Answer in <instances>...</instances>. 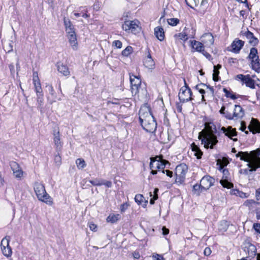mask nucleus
Instances as JSON below:
<instances>
[{
    "label": "nucleus",
    "instance_id": "nucleus-1",
    "mask_svg": "<svg viewBox=\"0 0 260 260\" xmlns=\"http://www.w3.org/2000/svg\"><path fill=\"white\" fill-rule=\"evenodd\" d=\"M216 131V126L212 122L205 123V128L200 133L199 138L205 148L212 149L217 143L218 140L215 135Z\"/></svg>",
    "mask_w": 260,
    "mask_h": 260
},
{
    "label": "nucleus",
    "instance_id": "nucleus-2",
    "mask_svg": "<svg viewBox=\"0 0 260 260\" xmlns=\"http://www.w3.org/2000/svg\"><path fill=\"white\" fill-rule=\"evenodd\" d=\"M139 120L142 126L146 131L149 133L155 131L157 124L147 107L144 106L140 108Z\"/></svg>",
    "mask_w": 260,
    "mask_h": 260
},
{
    "label": "nucleus",
    "instance_id": "nucleus-3",
    "mask_svg": "<svg viewBox=\"0 0 260 260\" xmlns=\"http://www.w3.org/2000/svg\"><path fill=\"white\" fill-rule=\"evenodd\" d=\"M34 190L39 200L50 205L53 204L51 198L46 192L43 184L36 182L34 185Z\"/></svg>",
    "mask_w": 260,
    "mask_h": 260
},
{
    "label": "nucleus",
    "instance_id": "nucleus-4",
    "mask_svg": "<svg viewBox=\"0 0 260 260\" xmlns=\"http://www.w3.org/2000/svg\"><path fill=\"white\" fill-rule=\"evenodd\" d=\"M150 168L151 170V173L153 175L157 174L158 172L161 171L162 173H165L164 168L166 164L168 162L162 158L161 156H156L155 157L150 158Z\"/></svg>",
    "mask_w": 260,
    "mask_h": 260
},
{
    "label": "nucleus",
    "instance_id": "nucleus-5",
    "mask_svg": "<svg viewBox=\"0 0 260 260\" xmlns=\"http://www.w3.org/2000/svg\"><path fill=\"white\" fill-rule=\"evenodd\" d=\"M122 28L126 32L136 34L140 31V22L137 20H126L122 25Z\"/></svg>",
    "mask_w": 260,
    "mask_h": 260
},
{
    "label": "nucleus",
    "instance_id": "nucleus-6",
    "mask_svg": "<svg viewBox=\"0 0 260 260\" xmlns=\"http://www.w3.org/2000/svg\"><path fill=\"white\" fill-rule=\"evenodd\" d=\"M184 81L185 85L180 88L178 94L179 99L182 103L188 102V101H190L192 99L191 98V91L187 85L185 80H184Z\"/></svg>",
    "mask_w": 260,
    "mask_h": 260
},
{
    "label": "nucleus",
    "instance_id": "nucleus-7",
    "mask_svg": "<svg viewBox=\"0 0 260 260\" xmlns=\"http://www.w3.org/2000/svg\"><path fill=\"white\" fill-rule=\"evenodd\" d=\"M10 238L6 237L4 238L1 243V249L3 254L7 258H10L12 255V250L9 246Z\"/></svg>",
    "mask_w": 260,
    "mask_h": 260
},
{
    "label": "nucleus",
    "instance_id": "nucleus-8",
    "mask_svg": "<svg viewBox=\"0 0 260 260\" xmlns=\"http://www.w3.org/2000/svg\"><path fill=\"white\" fill-rule=\"evenodd\" d=\"M187 171V167L184 164L177 166L175 169L176 181L181 183L185 179Z\"/></svg>",
    "mask_w": 260,
    "mask_h": 260
},
{
    "label": "nucleus",
    "instance_id": "nucleus-9",
    "mask_svg": "<svg viewBox=\"0 0 260 260\" xmlns=\"http://www.w3.org/2000/svg\"><path fill=\"white\" fill-rule=\"evenodd\" d=\"M129 80L131 84V91L133 94H136L138 93L139 89L141 84V79L139 76L129 74Z\"/></svg>",
    "mask_w": 260,
    "mask_h": 260
},
{
    "label": "nucleus",
    "instance_id": "nucleus-10",
    "mask_svg": "<svg viewBox=\"0 0 260 260\" xmlns=\"http://www.w3.org/2000/svg\"><path fill=\"white\" fill-rule=\"evenodd\" d=\"M215 179L213 177L206 175L200 181L201 190H206L214 185Z\"/></svg>",
    "mask_w": 260,
    "mask_h": 260
},
{
    "label": "nucleus",
    "instance_id": "nucleus-11",
    "mask_svg": "<svg viewBox=\"0 0 260 260\" xmlns=\"http://www.w3.org/2000/svg\"><path fill=\"white\" fill-rule=\"evenodd\" d=\"M191 34H190L188 36V35L186 32H180L178 34H176L174 35V38L175 40V41L177 42L180 40H183L184 42L186 41L189 38H194L195 36V30L193 28L191 29Z\"/></svg>",
    "mask_w": 260,
    "mask_h": 260
},
{
    "label": "nucleus",
    "instance_id": "nucleus-12",
    "mask_svg": "<svg viewBox=\"0 0 260 260\" xmlns=\"http://www.w3.org/2000/svg\"><path fill=\"white\" fill-rule=\"evenodd\" d=\"M143 64L145 67L150 71H152L155 68V62L149 52L144 59Z\"/></svg>",
    "mask_w": 260,
    "mask_h": 260
},
{
    "label": "nucleus",
    "instance_id": "nucleus-13",
    "mask_svg": "<svg viewBox=\"0 0 260 260\" xmlns=\"http://www.w3.org/2000/svg\"><path fill=\"white\" fill-rule=\"evenodd\" d=\"M244 45V42L236 39L232 43L231 51L235 53H238Z\"/></svg>",
    "mask_w": 260,
    "mask_h": 260
},
{
    "label": "nucleus",
    "instance_id": "nucleus-14",
    "mask_svg": "<svg viewBox=\"0 0 260 260\" xmlns=\"http://www.w3.org/2000/svg\"><path fill=\"white\" fill-rule=\"evenodd\" d=\"M250 160L258 168H260V149H257L251 151Z\"/></svg>",
    "mask_w": 260,
    "mask_h": 260
},
{
    "label": "nucleus",
    "instance_id": "nucleus-15",
    "mask_svg": "<svg viewBox=\"0 0 260 260\" xmlns=\"http://www.w3.org/2000/svg\"><path fill=\"white\" fill-rule=\"evenodd\" d=\"M202 42L206 46L210 47L214 43V37L211 33H205L201 37Z\"/></svg>",
    "mask_w": 260,
    "mask_h": 260
},
{
    "label": "nucleus",
    "instance_id": "nucleus-16",
    "mask_svg": "<svg viewBox=\"0 0 260 260\" xmlns=\"http://www.w3.org/2000/svg\"><path fill=\"white\" fill-rule=\"evenodd\" d=\"M221 129L223 132V133L225 134V136H228L229 138L232 139L234 141H237V139L232 138V137L235 136L237 135V132H236V129L232 128V127L231 126H229L228 128L222 127Z\"/></svg>",
    "mask_w": 260,
    "mask_h": 260
},
{
    "label": "nucleus",
    "instance_id": "nucleus-17",
    "mask_svg": "<svg viewBox=\"0 0 260 260\" xmlns=\"http://www.w3.org/2000/svg\"><path fill=\"white\" fill-rule=\"evenodd\" d=\"M246 77L247 78L245 79L246 80L244 82L246 86L252 89L255 88V85H256L257 86H259L260 80L258 79L256 81H254L250 77L249 75H246Z\"/></svg>",
    "mask_w": 260,
    "mask_h": 260
},
{
    "label": "nucleus",
    "instance_id": "nucleus-18",
    "mask_svg": "<svg viewBox=\"0 0 260 260\" xmlns=\"http://www.w3.org/2000/svg\"><path fill=\"white\" fill-rule=\"evenodd\" d=\"M247 162H248L247 166H248V168L241 169L239 171V173L240 174L247 175L249 172L255 171L257 169V168L253 163V161L251 160H249V161Z\"/></svg>",
    "mask_w": 260,
    "mask_h": 260
},
{
    "label": "nucleus",
    "instance_id": "nucleus-19",
    "mask_svg": "<svg viewBox=\"0 0 260 260\" xmlns=\"http://www.w3.org/2000/svg\"><path fill=\"white\" fill-rule=\"evenodd\" d=\"M248 129L253 134L260 133V122L256 119L252 118L250 125L248 126Z\"/></svg>",
    "mask_w": 260,
    "mask_h": 260
},
{
    "label": "nucleus",
    "instance_id": "nucleus-20",
    "mask_svg": "<svg viewBox=\"0 0 260 260\" xmlns=\"http://www.w3.org/2000/svg\"><path fill=\"white\" fill-rule=\"evenodd\" d=\"M229 173L226 170H223V174L224 176H225ZM220 184L223 187L227 188H232L233 187V184L228 180L226 176H223L222 179L220 181Z\"/></svg>",
    "mask_w": 260,
    "mask_h": 260
},
{
    "label": "nucleus",
    "instance_id": "nucleus-21",
    "mask_svg": "<svg viewBox=\"0 0 260 260\" xmlns=\"http://www.w3.org/2000/svg\"><path fill=\"white\" fill-rule=\"evenodd\" d=\"M191 46L196 51L202 53L204 50V46L202 42L196 40L190 41Z\"/></svg>",
    "mask_w": 260,
    "mask_h": 260
},
{
    "label": "nucleus",
    "instance_id": "nucleus-22",
    "mask_svg": "<svg viewBox=\"0 0 260 260\" xmlns=\"http://www.w3.org/2000/svg\"><path fill=\"white\" fill-rule=\"evenodd\" d=\"M11 168L13 171L14 175L16 178H20L23 176V171L16 162H13L11 164Z\"/></svg>",
    "mask_w": 260,
    "mask_h": 260
},
{
    "label": "nucleus",
    "instance_id": "nucleus-23",
    "mask_svg": "<svg viewBox=\"0 0 260 260\" xmlns=\"http://www.w3.org/2000/svg\"><path fill=\"white\" fill-rule=\"evenodd\" d=\"M56 66L58 71L63 76H68L70 75L69 69L66 65L61 62H58Z\"/></svg>",
    "mask_w": 260,
    "mask_h": 260
},
{
    "label": "nucleus",
    "instance_id": "nucleus-24",
    "mask_svg": "<svg viewBox=\"0 0 260 260\" xmlns=\"http://www.w3.org/2000/svg\"><path fill=\"white\" fill-rule=\"evenodd\" d=\"M251 151L249 153L248 152H239L236 155L237 157H240L241 160L245 161H248L250 160Z\"/></svg>",
    "mask_w": 260,
    "mask_h": 260
},
{
    "label": "nucleus",
    "instance_id": "nucleus-25",
    "mask_svg": "<svg viewBox=\"0 0 260 260\" xmlns=\"http://www.w3.org/2000/svg\"><path fill=\"white\" fill-rule=\"evenodd\" d=\"M154 34L156 37L160 41L165 38V32L161 27H156L154 29Z\"/></svg>",
    "mask_w": 260,
    "mask_h": 260
},
{
    "label": "nucleus",
    "instance_id": "nucleus-26",
    "mask_svg": "<svg viewBox=\"0 0 260 260\" xmlns=\"http://www.w3.org/2000/svg\"><path fill=\"white\" fill-rule=\"evenodd\" d=\"M234 116L236 118H241L243 116L244 113L242 108L239 105H235V109L234 110Z\"/></svg>",
    "mask_w": 260,
    "mask_h": 260
},
{
    "label": "nucleus",
    "instance_id": "nucleus-27",
    "mask_svg": "<svg viewBox=\"0 0 260 260\" xmlns=\"http://www.w3.org/2000/svg\"><path fill=\"white\" fill-rule=\"evenodd\" d=\"M245 36L249 40V42L251 44L256 45L258 44V40L257 38L254 37L253 33L248 31L245 33Z\"/></svg>",
    "mask_w": 260,
    "mask_h": 260
},
{
    "label": "nucleus",
    "instance_id": "nucleus-28",
    "mask_svg": "<svg viewBox=\"0 0 260 260\" xmlns=\"http://www.w3.org/2000/svg\"><path fill=\"white\" fill-rule=\"evenodd\" d=\"M248 57L251 61L259 58L257 49L254 47L251 48Z\"/></svg>",
    "mask_w": 260,
    "mask_h": 260
},
{
    "label": "nucleus",
    "instance_id": "nucleus-29",
    "mask_svg": "<svg viewBox=\"0 0 260 260\" xmlns=\"http://www.w3.org/2000/svg\"><path fill=\"white\" fill-rule=\"evenodd\" d=\"M191 148L192 151L194 152V155L197 157V158L198 159L201 158L203 155V153L200 149L199 147L193 143L191 145Z\"/></svg>",
    "mask_w": 260,
    "mask_h": 260
},
{
    "label": "nucleus",
    "instance_id": "nucleus-30",
    "mask_svg": "<svg viewBox=\"0 0 260 260\" xmlns=\"http://www.w3.org/2000/svg\"><path fill=\"white\" fill-rule=\"evenodd\" d=\"M206 86V84H203V83H201L200 84L196 85V89L198 90L199 91V92L202 94V101H205L204 94L206 93V91L205 90Z\"/></svg>",
    "mask_w": 260,
    "mask_h": 260
},
{
    "label": "nucleus",
    "instance_id": "nucleus-31",
    "mask_svg": "<svg viewBox=\"0 0 260 260\" xmlns=\"http://www.w3.org/2000/svg\"><path fill=\"white\" fill-rule=\"evenodd\" d=\"M251 68L256 72L260 73V59L254 60L251 61Z\"/></svg>",
    "mask_w": 260,
    "mask_h": 260
},
{
    "label": "nucleus",
    "instance_id": "nucleus-32",
    "mask_svg": "<svg viewBox=\"0 0 260 260\" xmlns=\"http://www.w3.org/2000/svg\"><path fill=\"white\" fill-rule=\"evenodd\" d=\"M54 142L57 149H60L61 147V143L60 139L59 132L57 131L54 133Z\"/></svg>",
    "mask_w": 260,
    "mask_h": 260
},
{
    "label": "nucleus",
    "instance_id": "nucleus-33",
    "mask_svg": "<svg viewBox=\"0 0 260 260\" xmlns=\"http://www.w3.org/2000/svg\"><path fill=\"white\" fill-rule=\"evenodd\" d=\"M68 39L72 47H76L77 44V41L75 33L68 35Z\"/></svg>",
    "mask_w": 260,
    "mask_h": 260
},
{
    "label": "nucleus",
    "instance_id": "nucleus-34",
    "mask_svg": "<svg viewBox=\"0 0 260 260\" xmlns=\"http://www.w3.org/2000/svg\"><path fill=\"white\" fill-rule=\"evenodd\" d=\"M120 215L117 214H110L107 218V221L111 223H114L117 221L120 218Z\"/></svg>",
    "mask_w": 260,
    "mask_h": 260
},
{
    "label": "nucleus",
    "instance_id": "nucleus-35",
    "mask_svg": "<svg viewBox=\"0 0 260 260\" xmlns=\"http://www.w3.org/2000/svg\"><path fill=\"white\" fill-rule=\"evenodd\" d=\"M221 68V66L220 64H218L217 66H214L213 70V79L215 81L218 80V76L219 74V69Z\"/></svg>",
    "mask_w": 260,
    "mask_h": 260
},
{
    "label": "nucleus",
    "instance_id": "nucleus-36",
    "mask_svg": "<svg viewBox=\"0 0 260 260\" xmlns=\"http://www.w3.org/2000/svg\"><path fill=\"white\" fill-rule=\"evenodd\" d=\"M76 164L79 169H83L86 166V163L82 158H78L76 160Z\"/></svg>",
    "mask_w": 260,
    "mask_h": 260
},
{
    "label": "nucleus",
    "instance_id": "nucleus-37",
    "mask_svg": "<svg viewBox=\"0 0 260 260\" xmlns=\"http://www.w3.org/2000/svg\"><path fill=\"white\" fill-rule=\"evenodd\" d=\"M34 85L37 95L40 94V95H42V89L40 82L35 83Z\"/></svg>",
    "mask_w": 260,
    "mask_h": 260
},
{
    "label": "nucleus",
    "instance_id": "nucleus-38",
    "mask_svg": "<svg viewBox=\"0 0 260 260\" xmlns=\"http://www.w3.org/2000/svg\"><path fill=\"white\" fill-rule=\"evenodd\" d=\"M4 48L5 51L7 52H11L13 48V42L11 41V42L6 43L5 44Z\"/></svg>",
    "mask_w": 260,
    "mask_h": 260
},
{
    "label": "nucleus",
    "instance_id": "nucleus-39",
    "mask_svg": "<svg viewBox=\"0 0 260 260\" xmlns=\"http://www.w3.org/2000/svg\"><path fill=\"white\" fill-rule=\"evenodd\" d=\"M255 204L256 202L253 200H247L244 203V205L248 207L249 209L252 208Z\"/></svg>",
    "mask_w": 260,
    "mask_h": 260
},
{
    "label": "nucleus",
    "instance_id": "nucleus-40",
    "mask_svg": "<svg viewBox=\"0 0 260 260\" xmlns=\"http://www.w3.org/2000/svg\"><path fill=\"white\" fill-rule=\"evenodd\" d=\"M167 22L168 24L171 26H176L177 25L179 22V20L178 18H170L168 19Z\"/></svg>",
    "mask_w": 260,
    "mask_h": 260
},
{
    "label": "nucleus",
    "instance_id": "nucleus-41",
    "mask_svg": "<svg viewBox=\"0 0 260 260\" xmlns=\"http://www.w3.org/2000/svg\"><path fill=\"white\" fill-rule=\"evenodd\" d=\"M196 6L200 5V7H204L207 4L208 0H194Z\"/></svg>",
    "mask_w": 260,
    "mask_h": 260
},
{
    "label": "nucleus",
    "instance_id": "nucleus-42",
    "mask_svg": "<svg viewBox=\"0 0 260 260\" xmlns=\"http://www.w3.org/2000/svg\"><path fill=\"white\" fill-rule=\"evenodd\" d=\"M132 47L131 46H127L124 50L122 52V54L124 56H127L132 52Z\"/></svg>",
    "mask_w": 260,
    "mask_h": 260
},
{
    "label": "nucleus",
    "instance_id": "nucleus-43",
    "mask_svg": "<svg viewBox=\"0 0 260 260\" xmlns=\"http://www.w3.org/2000/svg\"><path fill=\"white\" fill-rule=\"evenodd\" d=\"M144 197L140 194H138L136 195L135 198V200L136 203H138V204L140 205L142 203V202L143 201Z\"/></svg>",
    "mask_w": 260,
    "mask_h": 260
},
{
    "label": "nucleus",
    "instance_id": "nucleus-44",
    "mask_svg": "<svg viewBox=\"0 0 260 260\" xmlns=\"http://www.w3.org/2000/svg\"><path fill=\"white\" fill-rule=\"evenodd\" d=\"M206 90V93L210 95L211 96H213L214 95V89L212 87L210 86L209 85H207L205 87Z\"/></svg>",
    "mask_w": 260,
    "mask_h": 260
},
{
    "label": "nucleus",
    "instance_id": "nucleus-45",
    "mask_svg": "<svg viewBox=\"0 0 260 260\" xmlns=\"http://www.w3.org/2000/svg\"><path fill=\"white\" fill-rule=\"evenodd\" d=\"M223 91L225 93V95L228 98H231V99L234 100L236 99V96L235 95L232 94L230 91H229L226 88L223 89Z\"/></svg>",
    "mask_w": 260,
    "mask_h": 260
},
{
    "label": "nucleus",
    "instance_id": "nucleus-46",
    "mask_svg": "<svg viewBox=\"0 0 260 260\" xmlns=\"http://www.w3.org/2000/svg\"><path fill=\"white\" fill-rule=\"evenodd\" d=\"M37 103L38 104V107L41 108V106L43 103V94L42 95H40V94L37 95Z\"/></svg>",
    "mask_w": 260,
    "mask_h": 260
},
{
    "label": "nucleus",
    "instance_id": "nucleus-47",
    "mask_svg": "<svg viewBox=\"0 0 260 260\" xmlns=\"http://www.w3.org/2000/svg\"><path fill=\"white\" fill-rule=\"evenodd\" d=\"M193 189L195 193H196L197 194H199L200 192L202 191L201 190V183L200 184V185H194L193 187Z\"/></svg>",
    "mask_w": 260,
    "mask_h": 260
},
{
    "label": "nucleus",
    "instance_id": "nucleus-48",
    "mask_svg": "<svg viewBox=\"0 0 260 260\" xmlns=\"http://www.w3.org/2000/svg\"><path fill=\"white\" fill-rule=\"evenodd\" d=\"M153 260H165L164 257L160 254L153 253L152 255Z\"/></svg>",
    "mask_w": 260,
    "mask_h": 260
},
{
    "label": "nucleus",
    "instance_id": "nucleus-49",
    "mask_svg": "<svg viewBox=\"0 0 260 260\" xmlns=\"http://www.w3.org/2000/svg\"><path fill=\"white\" fill-rule=\"evenodd\" d=\"M90 183L95 186H101L102 182L98 179H94L93 180H90Z\"/></svg>",
    "mask_w": 260,
    "mask_h": 260
},
{
    "label": "nucleus",
    "instance_id": "nucleus-50",
    "mask_svg": "<svg viewBox=\"0 0 260 260\" xmlns=\"http://www.w3.org/2000/svg\"><path fill=\"white\" fill-rule=\"evenodd\" d=\"M236 79L237 80H240L242 82L244 83L245 81V79L247 78L246 75H243L242 74H239L236 76Z\"/></svg>",
    "mask_w": 260,
    "mask_h": 260
},
{
    "label": "nucleus",
    "instance_id": "nucleus-51",
    "mask_svg": "<svg viewBox=\"0 0 260 260\" xmlns=\"http://www.w3.org/2000/svg\"><path fill=\"white\" fill-rule=\"evenodd\" d=\"M113 45L117 48H121L122 47V43L119 40H116L113 42Z\"/></svg>",
    "mask_w": 260,
    "mask_h": 260
},
{
    "label": "nucleus",
    "instance_id": "nucleus-52",
    "mask_svg": "<svg viewBox=\"0 0 260 260\" xmlns=\"http://www.w3.org/2000/svg\"><path fill=\"white\" fill-rule=\"evenodd\" d=\"M66 30L68 34V35L72 34V33H75L73 25H71V26H69L68 27L66 28Z\"/></svg>",
    "mask_w": 260,
    "mask_h": 260
},
{
    "label": "nucleus",
    "instance_id": "nucleus-53",
    "mask_svg": "<svg viewBox=\"0 0 260 260\" xmlns=\"http://www.w3.org/2000/svg\"><path fill=\"white\" fill-rule=\"evenodd\" d=\"M102 185H104L107 187H111L112 186V182L110 181H102Z\"/></svg>",
    "mask_w": 260,
    "mask_h": 260
},
{
    "label": "nucleus",
    "instance_id": "nucleus-54",
    "mask_svg": "<svg viewBox=\"0 0 260 260\" xmlns=\"http://www.w3.org/2000/svg\"><path fill=\"white\" fill-rule=\"evenodd\" d=\"M64 24L66 26V28L68 27L69 26H71L72 25L70 20L69 19H64Z\"/></svg>",
    "mask_w": 260,
    "mask_h": 260
},
{
    "label": "nucleus",
    "instance_id": "nucleus-55",
    "mask_svg": "<svg viewBox=\"0 0 260 260\" xmlns=\"http://www.w3.org/2000/svg\"><path fill=\"white\" fill-rule=\"evenodd\" d=\"M225 116L226 118H228V119H233L234 118H235V116H234V113L233 114H232L231 113H228V112H226L225 114Z\"/></svg>",
    "mask_w": 260,
    "mask_h": 260
},
{
    "label": "nucleus",
    "instance_id": "nucleus-56",
    "mask_svg": "<svg viewBox=\"0 0 260 260\" xmlns=\"http://www.w3.org/2000/svg\"><path fill=\"white\" fill-rule=\"evenodd\" d=\"M204 254L206 256H209L211 253V250L209 247H206L204 251Z\"/></svg>",
    "mask_w": 260,
    "mask_h": 260
},
{
    "label": "nucleus",
    "instance_id": "nucleus-57",
    "mask_svg": "<svg viewBox=\"0 0 260 260\" xmlns=\"http://www.w3.org/2000/svg\"><path fill=\"white\" fill-rule=\"evenodd\" d=\"M89 228L92 231H95L96 229V225L94 223L90 222L89 223Z\"/></svg>",
    "mask_w": 260,
    "mask_h": 260
},
{
    "label": "nucleus",
    "instance_id": "nucleus-58",
    "mask_svg": "<svg viewBox=\"0 0 260 260\" xmlns=\"http://www.w3.org/2000/svg\"><path fill=\"white\" fill-rule=\"evenodd\" d=\"M253 228L257 233H260V223H254Z\"/></svg>",
    "mask_w": 260,
    "mask_h": 260
},
{
    "label": "nucleus",
    "instance_id": "nucleus-59",
    "mask_svg": "<svg viewBox=\"0 0 260 260\" xmlns=\"http://www.w3.org/2000/svg\"><path fill=\"white\" fill-rule=\"evenodd\" d=\"M54 160L56 163L58 165H60L61 163V157L59 155H56L55 156Z\"/></svg>",
    "mask_w": 260,
    "mask_h": 260
},
{
    "label": "nucleus",
    "instance_id": "nucleus-60",
    "mask_svg": "<svg viewBox=\"0 0 260 260\" xmlns=\"http://www.w3.org/2000/svg\"><path fill=\"white\" fill-rule=\"evenodd\" d=\"M239 191H240L237 189H232L230 191V193L231 194H234L238 196Z\"/></svg>",
    "mask_w": 260,
    "mask_h": 260
},
{
    "label": "nucleus",
    "instance_id": "nucleus-61",
    "mask_svg": "<svg viewBox=\"0 0 260 260\" xmlns=\"http://www.w3.org/2000/svg\"><path fill=\"white\" fill-rule=\"evenodd\" d=\"M202 53L209 60L211 59V55L209 53L206 52L205 50Z\"/></svg>",
    "mask_w": 260,
    "mask_h": 260
},
{
    "label": "nucleus",
    "instance_id": "nucleus-62",
    "mask_svg": "<svg viewBox=\"0 0 260 260\" xmlns=\"http://www.w3.org/2000/svg\"><path fill=\"white\" fill-rule=\"evenodd\" d=\"M238 196L242 198H246L248 197V196L247 195V194L246 193L240 191H239Z\"/></svg>",
    "mask_w": 260,
    "mask_h": 260
},
{
    "label": "nucleus",
    "instance_id": "nucleus-63",
    "mask_svg": "<svg viewBox=\"0 0 260 260\" xmlns=\"http://www.w3.org/2000/svg\"><path fill=\"white\" fill-rule=\"evenodd\" d=\"M246 128V126L245 122L243 121H242L241 122V127L240 128V130H241L242 131H245Z\"/></svg>",
    "mask_w": 260,
    "mask_h": 260
},
{
    "label": "nucleus",
    "instance_id": "nucleus-64",
    "mask_svg": "<svg viewBox=\"0 0 260 260\" xmlns=\"http://www.w3.org/2000/svg\"><path fill=\"white\" fill-rule=\"evenodd\" d=\"M128 207V204L127 203H124V204H123L121 206V210L122 212H123L124 211V210L127 209Z\"/></svg>",
    "mask_w": 260,
    "mask_h": 260
}]
</instances>
